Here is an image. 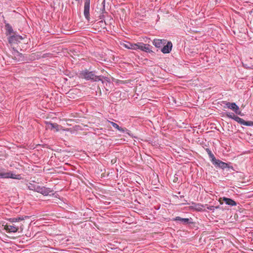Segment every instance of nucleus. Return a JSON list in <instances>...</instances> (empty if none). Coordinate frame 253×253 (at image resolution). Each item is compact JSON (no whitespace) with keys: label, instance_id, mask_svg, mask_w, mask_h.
Returning a JSON list of instances; mask_svg holds the SVG:
<instances>
[{"label":"nucleus","instance_id":"1","mask_svg":"<svg viewBox=\"0 0 253 253\" xmlns=\"http://www.w3.org/2000/svg\"><path fill=\"white\" fill-rule=\"evenodd\" d=\"M79 77L82 79L92 82H97L101 80V76H96L95 74L94 71H89L87 69L81 71L80 73Z\"/></svg>","mask_w":253,"mask_h":253},{"label":"nucleus","instance_id":"2","mask_svg":"<svg viewBox=\"0 0 253 253\" xmlns=\"http://www.w3.org/2000/svg\"><path fill=\"white\" fill-rule=\"evenodd\" d=\"M221 105H224L223 106L224 108L231 109L236 114L241 116H243L244 115V114L242 113L241 111H240L239 106L235 102H230L226 101H223L221 102Z\"/></svg>","mask_w":253,"mask_h":253},{"label":"nucleus","instance_id":"3","mask_svg":"<svg viewBox=\"0 0 253 253\" xmlns=\"http://www.w3.org/2000/svg\"><path fill=\"white\" fill-rule=\"evenodd\" d=\"M226 116L230 119H232L238 123L246 126H253V122L252 121H245L244 119L235 115L233 113L228 112L226 114Z\"/></svg>","mask_w":253,"mask_h":253},{"label":"nucleus","instance_id":"4","mask_svg":"<svg viewBox=\"0 0 253 253\" xmlns=\"http://www.w3.org/2000/svg\"><path fill=\"white\" fill-rule=\"evenodd\" d=\"M9 178L15 179H21L22 177L21 174H13L11 171L6 172L4 169L0 168V178Z\"/></svg>","mask_w":253,"mask_h":253},{"label":"nucleus","instance_id":"5","mask_svg":"<svg viewBox=\"0 0 253 253\" xmlns=\"http://www.w3.org/2000/svg\"><path fill=\"white\" fill-rule=\"evenodd\" d=\"M231 163H226L225 162H223L221 161V160L219 159H217L213 164L212 165H214V166L215 168H218L219 169H224L226 168L232 169V170L234 171L235 169L234 168L230 166Z\"/></svg>","mask_w":253,"mask_h":253},{"label":"nucleus","instance_id":"6","mask_svg":"<svg viewBox=\"0 0 253 253\" xmlns=\"http://www.w3.org/2000/svg\"><path fill=\"white\" fill-rule=\"evenodd\" d=\"M4 229L7 232L15 233L18 231L19 229H20V232H21L23 230V225L18 226L15 224H13L12 225L6 224L4 225Z\"/></svg>","mask_w":253,"mask_h":253},{"label":"nucleus","instance_id":"7","mask_svg":"<svg viewBox=\"0 0 253 253\" xmlns=\"http://www.w3.org/2000/svg\"><path fill=\"white\" fill-rule=\"evenodd\" d=\"M138 46L137 49H140L141 51H145L148 53L153 52L152 48L153 47L148 44H145L143 42L137 43Z\"/></svg>","mask_w":253,"mask_h":253},{"label":"nucleus","instance_id":"8","mask_svg":"<svg viewBox=\"0 0 253 253\" xmlns=\"http://www.w3.org/2000/svg\"><path fill=\"white\" fill-rule=\"evenodd\" d=\"M90 0H85L84 3V15L87 21L90 20Z\"/></svg>","mask_w":253,"mask_h":253},{"label":"nucleus","instance_id":"9","mask_svg":"<svg viewBox=\"0 0 253 253\" xmlns=\"http://www.w3.org/2000/svg\"><path fill=\"white\" fill-rule=\"evenodd\" d=\"M219 202L221 205H222L223 202H224L226 205L230 206H235L237 205V203L235 201L225 197L220 198L219 199Z\"/></svg>","mask_w":253,"mask_h":253},{"label":"nucleus","instance_id":"10","mask_svg":"<svg viewBox=\"0 0 253 253\" xmlns=\"http://www.w3.org/2000/svg\"><path fill=\"white\" fill-rule=\"evenodd\" d=\"M173 220L179 221L184 225H187L193 224L192 219L191 218H182L180 216H176L173 218Z\"/></svg>","mask_w":253,"mask_h":253},{"label":"nucleus","instance_id":"11","mask_svg":"<svg viewBox=\"0 0 253 253\" xmlns=\"http://www.w3.org/2000/svg\"><path fill=\"white\" fill-rule=\"evenodd\" d=\"M23 38L22 36L20 35H16L15 33L12 35H10L8 38V41L9 43H16L18 42H19L21 40H23Z\"/></svg>","mask_w":253,"mask_h":253},{"label":"nucleus","instance_id":"12","mask_svg":"<svg viewBox=\"0 0 253 253\" xmlns=\"http://www.w3.org/2000/svg\"><path fill=\"white\" fill-rule=\"evenodd\" d=\"M109 123L110 124H111L112 125V126L115 128L117 129L118 130L121 131V132H126V133L129 135V136H131L132 137H133V135L130 132V131L128 130L127 128H123V127H120L119 126V125L118 124H117L116 123L113 122H111V121H109Z\"/></svg>","mask_w":253,"mask_h":253},{"label":"nucleus","instance_id":"13","mask_svg":"<svg viewBox=\"0 0 253 253\" xmlns=\"http://www.w3.org/2000/svg\"><path fill=\"white\" fill-rule=\"evenodd\" d=\"M167 43V40L163 39H155L153 41V44L157 48H162Z\"/></svg>","mask_w":253,"mask_h":253},{"label":"nucleus","instance_id":"14","mask_svg":"<svg viewBox=\"0 0 253 253\" xmlns=\"http://www.w3.org/2000/svg\"><path fill=\"white\" fill-rule=\"evenodd\" d=\"M172 47V42H168L167 44L162 47L161 51L164 53H169L171 51Z\"/></svg>","mask_w":253,"mask_h":253},{"label":"nucleus","instance_id":"15","mask_svg":"<svg viewBox=\"0 0 253 253\" xmlns=\"http://www.w3.org/2000/svg\"><path fill=\"white\" fill-rule=\"evenodd\" d=\"M52 191L49 188H47L44 186H39L38 192L42 194L44 196L48 195L50 193L52 192Z\"/></svg>","mask_w":253,"mask_h":253},{"label":"nucleus","instance_id":"16","mask_svg":"<svg viewBox=\"0 0 253 253\" xmlns=\"http://www.w3.org/2000/svg\"><path fill=\"white\" fill-rule=\"evenodd\" d=\"M192 206L190 207V209L191 210L198 211H203V208L204 207V206L202 205L200 203H195L194 202L192 203Z\"/></svg>","mask_w":253,"mask_h":253},{"label":"nucleus","instance_id":"17","mask_svg":"<svg viewBox=\"0 0 253 253\" xmlns=\"http://www.w3.org/2000/svg\"><path fill=\"white\" fill-rule=\"evenodd\" d=\"M13 59L18 62H23L25 61L23 54L19 52L17 50L15 52L14 57Z\"/></svg>","mask_w":253,"mask_h":253},{"label":"nucleus","instance_id":"18","mask_svg":"<svg viewBox=\"0 0 253 253\" xmlns=\"http://www.w3.org/2000/svg\"><path fill=\"white\" fill-rule=\"evenodd\" d=\"M5 34L6 36H10L11 34H14L15 32H14L12 26L9 23H6L5 25Z\"/></svg>","mask_w":253,"mask_h":253},{"label":"nucleus","instance_id":"19","mask_svg":"<svg viewBox=\"0 0 253 253\" xmlns=\"http://www.w3.org/2000/svg\"><path fill=\"white\" fill-rule=\"evenodd\" d=\"M27 186L28 189L38 192L39 185L34 183H28L27 184Z\"/></svg>","mask_w":253,"mask_h":253},{"label":"nucleus","instance_id":"20","mask_svg":"<svg viewBox=\"0 0 253 253\" xmlns=\"http://www.w3.org/2000/svg\"><path fill=\"white\" fill-rule=\"evenodd\" d=\"M124 46L126 48H127L128 49H134V50H137V46H138L137 43H130L129 42H127L126 43H125L124 44Z\"/></svg>","mask_w":253,"mask_h":253},{"label":"nucleus","instance_id":"21","mask_svg":"<svg viewBox=\"0 0 253 253\" xmlns=\"http://www.w3.org/2000/svg\"><path fill=\"white\" fill-rule=\"evenodd\" d=\"M28 218V216H17L16 217L11 218L9 219V221L11 222H19V221H23L25 218Z\"/></svg>","mask_w":253,"mask_h":253},{"label":"nucleus","instance_id":"22","mask_svg":"<svg viewBox=\"0 0 253 253\" xmlns=\"http://www.w3.org/2000/svg\"><path fill=\"white\" fill-rule=\"evenodd\" d=\"M48 125L50 126L51 129L55 128L58 130L59 125L56 123H49Z\"/></svg>","mask_w":253,"mask_h":253},{"label":"nucleus","instance_id":"23","mask_svg":"<svg viewBox=\"0 0 253 253\" xmlns=\"http://www.w3.org/2000/svg\"><path fill=\"white\" fill-rule=\"evenodd\" d=\"M208 155L212 164H213L217 160L212 153Z\"/></svg>","mask_w":253,"mask_h":253},{"label":"nucleus","instance_id":"24","mask_svg":"<svg viewBox=\"0 0 253 253\" xmlns=\"http://www.w3.org/2000/svg\"><path fill=\"white\" fill-rule=\"evenodd\" d=\"M206 151L207 152L208 155L212 153L211 151L209 148H206Z\"/></svg>","mask_w":253,"mask_h":253},{"label":"nucleus","instance_id":"25","mask_svg":"<svg viewBox=\"0 0 253 253\" xmlns=\"http://www.w3.org/2000/svg\"><path fill=\"white\" fill-rule=\"evenodd\" d=\"M177 180V177H175L174 180H173V182H176Z\"/></svg>","mask_w":253,"mask_h":253},{"label":"nucleus","instance_id":"26","mask_svg":"<svg viewBox=\"0 0 253 253\" xmlns=\"http://www.w3.org/2000/svg\"><path fill=\"white\" fill-rule=\"evenodd\" d=\"M212 208H213V207H212V206H211V207H209V208H208V209L209 210H212Z\"/></svg>","mask_w":253,"mask_h":253},{"label":"nucleus","instance_id":"27","mask_svg":"<svg viewBox=\"0 0 253 253\" xmlns=\"http://www.w3.org/2000/svg\"><path fill=\"white\" fill-rule=\"evenodd\" d=\"M16 225H18V226H20L21 225H23V224H22V223H19L18 222V223H17Z\"/></svg>","mask_w":253,"mask_h":253},{"label":"nucleus","instance_id":"28","mask_svg":"<svg viewBox=\"0 0 253 253\" xmlns=\"http://www.w3.org/2000/svg\"><path fill=\"white\" fill-rule=\"evenodd\" d=\"M183 197H184V196H183V195H182V196H180V198H183Z\"/></svg>","mask_w":253,"mask_h":253}]
</instances>
